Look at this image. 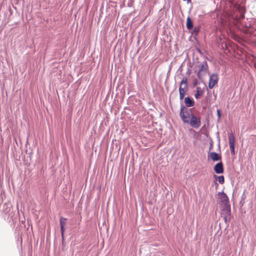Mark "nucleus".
<instances>
[{"label":"nucleus","mask_w":256,"mask_h":256,"mask_svg":"<svg viewBox=\"0 0 256 256\" xmlns=\"http://www.w3.org/2000/svg\"><path fill=\"white\" fill-rule=\"evenodd\" d=\"M178 90L179 94H182L183 92V94L186 96L188 91V86H184V88H182V86H180Z\"/></svg>","instance_id":"obj_14"},{"label":"nucleus","mask_w":256,"mask_h":256,"mask_svg":"<svg viewBox=\"0 0 256 256\" xmlns=\"http://www.w3.org/2000/svg\"><path fill=\"white\" fill-rule=\"evenodd\" d=\"M199 70L197 72V77L198 79H202V74L205 75L208 70V66L207 62L204 60L198 65Z\"/></svg>","instance_id":"obj_2"},{"label":"nucleus","mask_w":256,"mask_h":256,"mask_svg":"<svg viewBox=\"0 0 256 256\" xmlns=\"http://www.w3.org/2000/svg\"><path fill=\"white\" fill-rule=\"evenodd\" d=\"M215 184H216V186H218V184L216 182H215Z\"/></svg>","instance_id":"obj_23"},{"label":"nucleus","mask_w":256,"mask_h":256,"mask_svg":"<svg viewBox=\"0 0 256 256\" xmlns=\"http://www.w3.org/2000/svg\"><path fill=\"white\" fill-rule=\"evenodd\" d=\"M66 219L64 218H61L60 220V230L62 237L64 236V226L66 224Z\"/></svg>","instance_id":"obj_9"},{"label":"nucleus","mask_w":256,"mask_h":256,"mask_svg":"<svg viewBox=\"0 0 256 256\" xmlns=\"http://www.w3.org/2000/svg\"><path fill=\"white\" fill-rule=\"evenodd\" d=\"M200 84V82L198 81V80H195L193 81V85L194 86H196Z\"/></svg>","instance_id":"obj_18"},{"label":"nucleus","mask_w":256,"mask_h":256,"mask_svg":"<svg viewBox=\"0 0 256 256\" xmlns=\"http://www.w3.org/2000/svg\"><path fill=\"white\" fill-rule=\"evenodd\" d=\"M194 24L190 16H188L186 21V27L188 30H192L193 28Z\"/></svg>","instance_id":"obj_11"},{"label":"nucleus","mask_w":256,"mask_h":256,"mask_svg":"<svg viewBox=\"0 0 256 256\" xmlns=\"http://www.w3.org/2000/svg\"><path fill=\"white\" fill-rule=\"evenodd\" d=\"M180 94V100H182L185 96V95L183 94V93L179 94Z\"/></svg>","instance_id":"obj_19"},{"label":"nucleus","mask_w":256,"mask_h":256,"mask_svg":"<svg viewBox=\"0 0 256 256\" xmlns=\"http://www.w3.org/2000/svg\"><path fill=\"white\" fill-rule=\"evenodd\" d=\"M216 114H217V116H218V120H219L220 118L222 116V112H221V110L220 109H218L217 110H216Z\"/></svg>","instance_id":"obj_17"},{"label":"nucleus","mask_w":256,"mask_h":256,"mask_svg":"<svg viewBox=\"0 0 256 256\" xmlns=\"http://www.w3.org/2000/svg\"><path fill=\"white\" fill-rule=\"evenodd\" d=\"M184 106L192 107L194 105V100L193 98L190 96H186L184 98Z\"/></svg>","instance_id":"obj_7"},{"label":"nucleus","mask_w":256,"mask_h":256,"mask_svg":"<svg viewBox=\"0 0 256 256\" xmlns=\"http://www.w3.org/2000/svg\"><path fill=\"white\" fill-rule=\"evenodd\" d=\"M200 128H205V126H204L202 127H201Z\"/></svg>","instance_id":"obj_22"},{"label":"nucleus","mask_w":256,"mask_h":256,"mask_svg":"<svg viewBox=\"0 0 256 256\" xmlns=\"http://www.w3.org/2000/svg\"><path fill=\"white\" fill-rule=\"evenodd\" d=\"M191 74V70L188 68V71L186 72V74L189 76Z\"/></svg>","instance_id":"obj_20"},{"label":"nucleus","mask_w":256,"mask_h":256,"mask_svg":"<svg viewBox=\"0 0 256 256\" xmlns=\"http://www.w3.org/2000/svg\"><path fill=\"white\" fill-rule=\"evenodd\" d=\"M228 140L231 154L232 155H234L235 138L234 136V134L232 132L228 134Z\"/></svg>","instance_id":"obj_4"},{"label":"nucleus","mask_w":256,"mask_h":256,"mask_svg":"<svg viewBox=\"0 0 256 256\" xmlns=\"http://www.w3.org/2000/svg\"><path fill=\"white\" fill-rule=\"evenodd\" d=\"M214 170L218 174H221L224 172V166L222 163L220 162L217 163L214 166Z\"/></svg>","instance_id":"obj_8"},{"label":"nucleus","mask_w":256,"mask_h":256,"mask_svg":"<svg viewBox=\"0 0 256 256\" xmlns=\"http://www.w3.org/2000/svg\"><path fill=\"white\" fill-rule=\"evenodd\" d=\"M201 28V26L198 25L197 26H196L194 28L193 27V28L192 30V34L194 35L195 36H197L199 32L200 31Z\"/></svg>","instance_id":"obj_13"},{"label":"nucleus","mask_w":256,"mask_h":256,"mask_svg":"<svg viewBox=\"0 0 256 256\" xmlns=\"http://www.w3.org/2000/svg\"><path fill=\"white\" fill-rule=\"evenodd\" d=\"M184 84V86H188V80L186 77L184 76L180 82V86Z\"/></svg>","instance_id":"obj_15"},{"label":"nucleus","mask_w":256,"mask_h":256,"mask_svg":"<svg viewBox=\"0 0 256 256\" xmlns=\"http://www.w3.org/2000/svg\"><path fill=\"white\" fill-rule=\"evenodd\" d=\"M214 177L216 178V180H218L221 184H222L224 182V178L223 176H217L214 175Z\"/></svg>","instance_id":"obj_16"},{"label":"nucleus","mask_w":256,"mask_h":256,"mask_svg":"<svg viewBox=\"0 0 256 256\" xmlns=\"http://www.w3.org/2000/svg\"><path fill=\"white\" fill-rule=\"evenodd\" d=\"M222 211L224 214V218L226 220V217L230 216L231 214L230 206L229 204L222 206Z\"/></svg>","instance_id":"obj_6"},{"label":"nucleus","mask_w":256,"mask_h":256,"mask_svg":"<svg viewBox=\"0 0 256 256\" xmlns=\"http://www.w3.org/2000/svg\"><path fill=\"white\" fill-rule=\"evenodd\" d=\"M218 198L220 200L222 206L228 204L229 200L228 196L224 192H218Z\"/></svg>","instance_id":"obj_5"},{"label":"nucleus","mask_w":256,"mask_h":256,"mask_svg":"<svg viewBox=\"0 0 256 256\" xmlns=\"http://www.w3.org/2000/svg\"><path fill=\"white\" fill-rule=\"evenodd\" d=\"M192 108H187L180 103V116L184 122L190 124L193 128H198L201 124L200 118L192 112Z\"/></svg>","instance_id":"obj_1"},{"label":"nucleus","mask_w":256,"mask_h":256,"mask_svg":"<svg viewBox=\"0 0 256 256\" xmlns=\"http://www.w3.org/2000/svg\"><path fill=\"white\" fill-rule=\"evenodd\" d=\"M198 52L201 54H202V51L200 49H198Z\"/></svg>","instance_id":"obj_21"},{"label":"nucleus","mask_w":256,"mask_h":256,"mask_svg":"<svg viewBox=\"0 0 256 256\" xmlns=\"http://www.w3.org/2000/svg\"><path fill=\"white\" fill-rule=\"evenodd\" d=\"M219 78L217 74H212L209 79L208 86L210 89H212L218 82Z\"/></svg>","instance_id":"obj_3"},{"label":"nucleus","mask_w":256,"mask_h":256,"mask_svg":"<svg viewBox=\"0 0 256 256\" xmlns=\"http://www.w3.org/2000/svg\"><path fill=\"white\" fill-rule=\"evenodd\" d=\"M210 158L214 161H218L221 160V156L215 152H212L210 154Z\"/></svg>","instance_id":"obj_10"},{"label":"nucleus","mask_w":256,"mask_h":256,"mask_svg":"<svg viewBox=\"0 0 256 256\" xmlns=\"http://www.w3.org/2000/svg\"><path fill=\"white\" fill-rule=\"evenodd\" d=\"M196 90V92L194 94V96L196 99H198L200 98V96H203L204 91L199 86H197Z\"/></svg>","instance_id":"obj_12"}]
</instances>
